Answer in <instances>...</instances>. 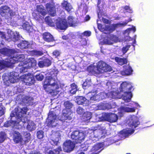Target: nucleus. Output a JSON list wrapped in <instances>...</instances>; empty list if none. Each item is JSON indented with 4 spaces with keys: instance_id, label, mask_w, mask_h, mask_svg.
Returning a JSON list of instances; mask_svg holds the SVG:
<instances>
[{
    "instance_id": "nucleus-15",
    "label": "nucleus",
    "mask_w": 154,
    "mask_h": 154,
    "mask_svg": "<svg viewBox=\"0 0 154 154\" xmlns=\"http://www.w3.org/2000/svg\"><path fill=\"white\" fill-rule=\"evenodd\" d=\"M46 8L51 16L54 17L56 15V8L54 6H53L50 3L46 4Z\"/></svg>"
},
{
    "instance_id": "nucleus-41",
    "label": "nucleus",
    "mask_w": 154,
    "mask_h": 154,
    "mask_svg": "<svg viewBox=\"0 0 154 154\" xmlns=\"http://www.w3.org/2000/svg\"><path fill=\"white\" fill-rule=\"evenodd\" d=\"M37 137L39 139H42L44 135V132L42 130H39L38 131L37 133Z\"/></svg>"
},
{
    "instance_id": "nucleus-36",
    "label": "nucleus",
    "mask_w": 154,
    "mask_h": 154,
    "mask_svg": "<svg viewBox=\"0 0 154 154\" xmlns=\"http://www.w3.org/2000/svg\"><path fill=\"white\" fill-rule=\"evenodd\" d=\"M16 72H11L10 75H11L10 76V82L12 83H14L16 81V79H18V78L17 77V76L15 75Z\"/></svg>"
},
{
    "instance_id": "nucleus-39",
    "label": "nucleus",
    "mask_w": 154,
    "mask_h": 154,
    "mask_svg": "<svg viewBox=\"0 0 154 154\" xmlns=\"http://www.w3.org/2000/svg\"><path fill=\"white\" fill-rule=\"evenodd\" d=\"M6 134L4 132H0V143H3L6 139Z\"/></svg>"
},
{
    "instance_id": "nucleus-57",
    "label": "nucleus",
    "mask_w": 154,
    "mask_h": 154,
    "mask_svg": "<svg viewBox=\"0 0 154 154\" xmlns=\"http://www.w3.org/2000/svg\"><path fill=\"white\" fill-rule=\"evenodd\" d=\"M102 20L103 22L105 23L108 24L109 23V20L107 19L102 17Z\"/></svg>"
},
{
    "instance_id": "nucleus-42",
    "label": "nucleus",
    "mask_w": 154,
    "mask_h": 154,
    "mask_svg": "<svg viewBox=\"0 0 154 154\" xmlns=\"http://www.w3.org/2000/svg\"><path fill=\"white\" fill-rule=\"evenodd\" d=\"M131 46V45H128L122 47V52L123 54H125L127 52Z\"/></svg>"
},
{
    "instance_id": "nucleus-26",
    "label": "nucleus",
    "mask_w": 154,
    "mask_h": 154,
    "mask_svg": "<svg viewBox=\"0 0 154 154\" xmlns=\"http://www.w3.org/2000/svg\"><path fill=\"white\" fill-rule=\"evenodd\" d=\"M45 20L46 23L49 26L52 27L55 26L54 19H52L50 17L47 16L45 17Z\"/></svg>"
},
{
    "instance_id": "nucleus-43",
    "label": "nucleus",
    "mask_w": 154,
    "mask_h": 154,
    "mask_svg": "<svg viewBox=\"0 0 154 154\" xmlns=\"http://www.w3.org/2000/svg\"><path fill=\"white\" fill-rule=\"evenodd\" d=\"M28 109L26 107H23L22 108L20 109V111L19 112V113H21L20 117L22 116V115L24 114H26Z\"/></svg>"
},
{
    "instance_id": "nucleus-30",
    "label": "nucleus",
    "mask_w": 154,
    "mask_h": 154,
    "mask_svg": "<svg viewBox=\"0 0 154 154\" xmlns=\"http://www.w3.org/2000/svg\"><path fill=\"white\" fill-rule=\"evenodd\" d=\"M22 27L23 29L26 30L28 32H31L32 29V26L29 24L28 22L23 23Z\"/></svg>"
},
{
    "instance_id": "nucleus-3",
    "label": "nucleus",
    "mask_w": 154,
    "mask_h": 154,
    "mask_svg": "<svg viewBox=\"0 0 154 154\" xmlns=\"http://www.w3.org/2000/svg\"><path fill=\"white\" fill-rule=\"evenodd\" d=\"M23 64L26 65V66H24L23 65L19 64L15 68V71L17 73H24L28 71V69L32 67L36 66L37 62L36 60L34 58L31 57L24 61Z\"/></svg>"
},
{
    "instance_id": "nucleus-28",
    "label": "nucleus",
    "mask_w": 154,
    "mask_h": 154,
    "mask_svg": "<svg viewBox=\"0 0 154 154\" xmlns=\"http://www.w3.org/2000/svg\"><path fill=\"white\" fill-rule=\"evenodd\" d=\"M87 101L86 99L83 96H78L76 99V102L79 105H84Z\"/></svg>"
},
{
    "instance_id": "nucleus-48",
    "label": "nucleus",
    "mask_w": 154,
    "mask_h": 154,
    "mask_svg": "<svg viewBox=\"0 0 154 154\" xmlns=\"http://www.w3.org/2000/svg\"><path fill=\"white\" fill-rule=\"evenodd\" d=\"M54 150L56 154H59L60 152L62 151V149L61 146H59L54 149Z\"/></svg>"
},
{
    "instance_id": "nucleus-60",
    "label": "nucleus",
    "mask_w": 154,
    "mask_h": 154,
    "mask_svg": "<svg viewBox=\"0 0 154 154\" xmlns=\"http://www.w3.org/2000/svg\"><path fill=\"white\" fill-rule=\"evenodd\" d=\"M90 19V16L89 15H87L85 16V20L86 21H88Z\"/></svg>"
},
{
    "instance_id": "nucleus-55",
    "label": "nucleus",
    "mask_w": 154,
    "mask_h": 154,
    "mask_svg": "<svg viewBox=\"0 0 154 154\" xmlns=\"http://www.w3.org/2000/svg\"><path fill=\"white\" fill-rule=\"evenodd\" d=\"M104 42L106 44L111 45L112 43L110 40L108 39H105L104 40Z\"/></svg>"
},
{
    "instance_id": "nucleus-58",
    "label": "nucleus",
    "mask_w": 154,
    "mask_h": 154,
    "mask_svg": "<svg viewBox=\"0 0 154 154\" xmlns=\"http://www.w3.org/2000/svg\"><path fill=\"white\" fill-rule=\"evenodd\" d=\"M30 154H42L39 152H37L36 151H32Z\"/></svg>"
},
{
    "instance_id": "nucleus-20",
    "label": "nucleus",
    "mask_w": 154,
    "mask_h": 154,
    "mask_svg": "<svg viewBox=\"0 0 154 154\" xmlns=\"http://www.w3.org/2000/svg\"><path fill=\"white\" fill-rule=\"evenodd\" d=\"M103 144L101 143H99L95 144L91 149V151L94 152H99V153L103 149Z\"/></svg>"
},
{
    "instance_id": "nucleus-16",
    "label": "nucleus",
    "mask_w": 154,
    "mask_h": 154,
    "mask_svg": "<svg viewBox=\"0 0 154 154\" xmlns=\"http://www.w3.org/2000/svg\"><path fill=\"white\" fill-rule=\"evenodd\" d=\"M12 57L13 59L15 61V63H17L18 62H20V65L23 64V63L25 60V56L23 54H14Z\"/></svg>"
},
{
    "instance_id": "nucleus-13",
    "label": "nucleus",
    "mask_w": 154,
    "mask_h": 154,
    "mask_svg": "<svg viewBox=\"0 0 154 154\" xmlns=\"http://www.w3.org/2000/svg\"><path fill=\"white\" fill-rule=\"evenodd\" d=\"M60 134L59 131H54L51 134V140L53 142L54 145L57 146L60 140Z\"/></svg>"
},
{
    "instance_id": "nucleus-63",
    "label": "nucleus",
    "mask_w": 154,
    "mask_h": 154,
    "mask_svg": "<svg viewBox=\"0 0 154 154\" xmlns=\"http://www.w3.org/2000/svg\"><path fill=\"white\" fill-rule=\"evenodd\" d=\"M48 154H56L55 152L54 153V152L51 150H50L48 152Z\"/></svg>"
},
{
    "instance_id": "nucleus-19",
    "label": "nucleus",
    "mask_w": 154,
    "mask_h": 154,
    "mask_svg": "<svg viewBox=\"0 0 154 154\" xmlns=\"http://www.w3.org/2000/svg\"><path fill=\"white\" fill-rule=\"evenodd\" d=\"M43 38L44 40L47 42H53L54 39L52 35L48 32H45L42 34Z\"/></svg>"
},
{
    "instance_id": "nucleus-14",
    "label": "nucleus",
    "mask_w": 154,
    "mask_h": 154,
    "mask_svg": "<svg viewBox=\"0 0 154 154\" xmlns=\"http://www.w3.org/2000/svg\"><path fill=\"white\" fill-rule=\"evenodd\" d=\"M129 21V20H125V21L122 23L112 24L111 26H109L108 29L109 32H112L115 31L116 29L118 27L125 26Z\"/></svg>"
},
{
    "instance_id": "nucleus-23",
    "label": "nucleus",
    "mask_w": 154,
    "mask_h": 154,
    "mask_svg": "<svg viewBox=\"0 0 154 154\" xmlns=\"http://www.w3.org/2000/svg\"><path fill=\"white\" fill-rule=\"evenodd\" d=\"M36 11L40 16H44L47 14L46 10L42 5H38L36 6Z\"/></svg>"
},
{
    "instance_id": "nucleus-37",
    "label": "nucleus",
    "mask_w": 154,
    "mask_h": 154,
    "mask_svg": "<svg viewBox=\"0 0 154 154\" xmlns=\"http://www.w3.org/2000/svg\"><path fill=\"white\" fill-rule=\"evenodd\" d=\"M31 53L33 55L37 56H41L43 54V53L42 51H37L35 50L31 51Z\"/></svg>"
},
{
    "instance_id": "nucleus-31",
    "label": "nucleus",
    "mask_w": 154,
    "mask_h": 154,
    "mask_svg": "<svg viewBox=\"0 0 154 154\" xmlns=\"http://www.w3.org/2000/svg\"><path fill=\"white\" fill-rule=\"evenodd\" d=\"M139 124V122L135 119H132L129 123V126L132 128H135Z\"/></svg>"
},
{
    "instance_id": "nucleus-52",
    "label": "nucleus",
    "mask_w": 154,
    "mask_h": 154,
    "mask_svg": "<svg viewBox=\"0 0 154 154\" xmlns=\"http://www.w3.org/2000/svg\"><path fill=\"white\" fill-rule=\"evenodd\" d=\"M125 111L128 112H134L135 111V109L134 108H129V107H126V108Z\"/></svg>"
},
{
    "instance_id": "nucleus-22",
    "label": "nucleus",
    "mask_w": 154,
    "mask_h": 154,
    "mask_svg": "<svg viewBox=\"0 0 154 154\" xmlns=\"http://www.w3.org/2000/svg\"><path fill=\"white\" fill-rule=\"evenodd\" d=\"M17 47L21 49H27L30 46V44L29 42L25 40H22L17 45Z\"/></svg>"
},
{
    "instance_id": "nucleus-38",
    "label": "nucleus",
    "mask_w": 154,
    "mask_h": 154,
    "mask_svg": "<svg viewBox=\"0 0 154 154\" xmlns=\"http://www.w3.org/2000/svg\"><path fill=\"white\" fill-rule=\"evenodd\" d=\"M67 23L70 26H72L75 24L73 20V18L72 16H69L68 17Z\"/></svg>"
},
{
    "instance_id": "nucleus-9",
    "label": "nucleus",
    "mask_w": 154,
    "mask_h": 154,
    "mask_svg": "<svg viewBox=\"0 0 154 154\" xmlns=\"http://www.w3.org/2000/svg\"><path fill=\"white\" fill-rule=\"evenodd\" d=\"M21 79L26 85L30 86L34 84L35 80L32 74L30 73H28L27 74H25L21 76Z\"/></svg>"
},
{
    "instance_id": "nucleus-10",
    "label": "nucleus",
    "mask_w": 154,
    "mask_h": 154,
    "mask_svg": "<svg viewBox=\"0 0 154 154\" xmlns=\"http://www.w3.org/2000/svg\"><path fill=\"white\" fill-rule=\"evenodd\" d=\"M63 146L64 151L69 153L74 149L75 144L71 140H66L63 143Z\"/></svg>"
},
{
    "instance_id": "nucleus-2",
    "label": "nucleus",
    "mask_w": 154,
    "mask_h": 154,
    "mask_svg": "<svg viewBox=\"0 0 154 154\" xmlns=\"http://www.w3.org/2000/svg\"><path fill=\"white\" fill-rule=\"evenodd\" d=\"M97 73L95 70V67L90 65L87 68V70L90 75L95 74H100L105 72H109L112 71V69L111 67L102 61L98 62L96 66Z\"/></svg>"
},
{
    "instance_id": "nucleus-34",
    "label": "nucleus",
    "mask_w": 154,
    "mask_h": 154,
    "mask_svg": "<svg viewBox=\"0 0 154 154\" xmlns=\"http://www.w3.org/2000/svg\"><path fill=\"white\" fill-rule=\"evenodd\" d=\"M71 89L70 90V93L72 94H75L78 90L77 85L74 83L71 85Z\"/></svg>"
},
{
    "instance_id": "nucleus-56",
    "label": "nucleus",
    "mask_w": 154,
    "mask_h": 154,
    "mask_svg": "<svg viewBox=\"0 0 154 154\" xmlns=\"http://www.w3.org/2000/svg\"><path fill=\"white\" fill-rule=\"evenodd\" d=\"M88 148L85 146H81L80 148V149L81 151H86L87 150Z\"/></svg>"
},
{
    "instance_id": "nucleus-47",
    "label": "nucleus",
    "mask_w": 154,
    "mask_h": 154,
    "mask_svg": "<svg viewBox=\"0 0 154 154\" xmlns=\"http://www.w3.org/2000/svg\"><path fill=\"white\" fill-rule=\"evenodd\" d=\"M91 35V32L90 31H86L82 33V35L83 36L89 37Z\"/></svg>"
},
{
    "instance_id": "nucleus-4",
    "label": "nucleus",
    "mask_w": 154,
    "mask_h": 154,
    "mask_svg": "<svg viewBox=\"0 0 154 154\" xmlns=\"http://www.w3.org/2000/svg\"><path fill=\"white\" fill-rule=\"evenodd\" d=\"M133 87L129 84L126 82H123L120 85L119 89L121 92L125 93L123 96V100L125 102H128L131 101L132 95L131 91Z\"/></svg>"
},
{
    "instance_id": "nucleus-21",
    "label": "nucleus",
    "mask_w": 154,
    "mask_h": 154,
    "mask_svg": "<svg viewBox=\"0 0 154 154\" xmlns=\"http://www.w3.org/2000/svg\"><path fill=\"white\" fill-rule=\"evenodd\" d=\"M106 134L105 130L100 129L96 130L94 131V137L98 138L103 137Z\"/></svg>"
},
{
    "instance_id": "nucleus-59",
    "label": "nucleus",
    "mask_w": 154,
    "mask_h": 154,
    "mask_svg": "<svg viewBox=\"0 0 154 154\" xmlns=\"http://www.w3.org/2000/svg\"><path fill=\"white\" fill-rule=\"evenodd\" d=\"M31 126L29 125H27L26 128L29 130H30V131H32L33 130L32 128H31Z\"/></svg>"
},
{
    "instance_id": "nucleus-12",
    "label": "nucleus",
    "mask_w": 154,
    "mask_h": 154,
    "mask_svg": "<svg viewBox=\"0 0 154 154\" xmlns=\"http://www.w3.org/2000/svg\"><path fill=\"white\" fill-rule=\"evenodd\" d=\"M104 119L110 123L116 122L118 119V116L115 113L105 114L102 115Z\"/></svg>"
},
{
    "instance_id": "nucleus-5",
    "label": "nucleus",
    "mask_w": 154,
    "mask_h": 154,
    "mask_svg": "<svg viewBox=\"0 0 154 154\" xmlns=\"http://www.w3.org/2000/svg\"><path fill=\"white\" fill-rule=\"evenodd\" d=\"M87 136L85 131L76 130L71 133V138L76 143H81L84 141Z\"/></svg>"
},
{
    "instance_id": "nucleus-51",
    "label": "nucleus",
    "mask_w": 154,
    "mask_h": 154,
    "mask_svg": "<svg viewBox=\"0 0 154 154\" xmlns=\"http://www.w3.org/2000/svg\"><path fill=\"white\" fill-rule=\"evenodd\" d=\"M20 36L19 35H14L13 36V41L15 42L20 39Z\"/></svg>"
},
{
    "instance_id": "nucleus-17",
    "label": "nucleus",
    "mask_w": 154,
    "mask_h": 154,
    "mask_svg": "<svg viewBox=\"0 0 154 154\" xmlns=\"http://www.w3.org/2000/svg\"><path fill=\"white\" fill-rule=\"evenodd\" d=\"M15 52V50L9 49L6 48H4L0 50V53L4 55L11 57L12 54H14Z\"/></svg>"
},
{
    "instance_id": "nucleus-40",
    "label": "nucleus",
    "mask_w": 154,
    "mask_h": 154,
    "mask_svg": "<svg viewBox=\"0 0 154 154\" xmlns=\"http://www.w3.org/2000/svg\"><path fill=\"white\" fill-rule=\"evenodd\" d=\"M10 8L7 6L5 5L2 6L0 8V11L1 13H7L9 11Z\"/></svg>"
},
{
    "instance_id": "nucleus-27",
    "label": "nucleus",
    "mask_w": 154,
    "mask_h": 154,
    "mask_svg": "<svg viewBox=\"0 0 154 154\" xmlns=\"http://www.w3.org/2000/svg\"><path fill=\"white\" fill-rule=\"evenodd\" d=\"M115 61L120 65H122L127 63L128 61L125 58H121L118 57H116L115 58Z\"/></svg>"
},
{
    "instance_id": "nucleus-32",
    "label": "nucleus",
    "mask_w": 154,
    "mask_h": 154,
    "mask_svg": "<svg viewBox=\"0 0 154 154\" xmlns=\"http://www.w3.org/2000/svg\"><path fill=\"white\" fill-rule=\"evenodd\" d=\"M63 105L65 107L64 109H66L68 110H71L73 105L72 103L69 101H66L64 102Z\"/></svg>"
},
{
    "instance_id": "nucleus-46",
    "label": "nucleus",
    "mask_w": 154,
    "mask_h": 154,
    "mask_svg": "<svg viewBox=\"0 0 154 154\" xmlns=\"http://www.w3.org/2000/svg\"><path fill=\"white\" fill-rule=\"evenodd\" d=\"M84 109L81 107L79 106L77 109L76 112L78 114L81 115L84 113Z\"/></svg>"
},
{
    "instance_id": "nucleus-24",
    "label": "nucleus",
    "mask_w": 154,
    "mask_h": 154,
    "mask_svg": "<svg viewBox=\"0 0 154 154\" xmlns=\"http://www.w3.org/2000/svg\"><path fill=\"white\" fill-rule=\"evenodd\" d=\"M62 8L68 12H69L72 9V7L70 3L67 1L64 0L61 3Z\"/></svg>"
},
{
    "instance_id": "nucleus-25",
    "label": "nucleus",
    "mask_w": 154,
    "mask_h": 154,
    "mask_svg": "<svg viewBox=\"0 0 154 154\" xmlns=\"http://www.w3.org/2000/svg\"><path fill=\"white\" fill-rule=\"evenodd\" d=\"M92 113L89 112H85L83 114L81 119L82 121L85 122L89 120L92 118Z\"/></svg>"
},
{
    "instance_id": "nucleus-53",
    "label": "nucleus",
    "mask_w": 154,
    "mask_h": 154,
    "mask_svg": "<svg viewBox=\"0 0 154 154\" xmlns=\"http://www.w3.org/2000/svg\"><path fill=\"white\" fill-rule=\"evenodd\" d=\"M12 122L11 121H7L5 122L4 124V126L5 127H8L11 125Z\"/></svg>"
},
{
    "instance_id": "nucleus-8",
    "label": "nucleus",
    "mask_w": 154,
    "mask_h": 154,
    "mask_svg": "<svg viewBox=\"0 0 154 154\" xmlns=\"http://www.w3.org/2000/svg\"><path fill=\"white\" fill-rule=\"evenodd\" d=\"M13 134V140L15 143H20L21 145H23L29 142L28 139L27 140H23L22 135L18 131H14Z\"/></svg>"
},
{
    "instance_id": "nucleus-35",
    "label": "nucleus",
    "mask_w": 154,
    "mask_h": 154,
    "mask_svg": "<svg viewBox=\"0 0 154 154\" xmlns=\"http://www.w3.org/2000/svg\"><path fill=\"white\" fill-rule=\"evenodd\" d=\"M58 72V71L54 69H53L50 72V76L52 77L53 79H55V77L57 79V76Z\"/></svg>"
},
{
    "instance_id": "nucleus-11",
    "label": "nucleus",
    "mask_w": 154,
    "mask_h": 154,
    "mask_svg": "<svg viewBox=\"0 0 154 154\" xmlns=\"http://www.w3.org/2000/svg\"><path fill=\"white\" fill-rule=\"evenodd\" d=\"M55 24L57 29L62 30H65L68 26L67 22L62 19L57 20Z\"/></svg>"
},
{
    "instance_id": "nucleus-45",
    "label": "nucleus",
    "mask_w": 154,
    "mask_h": 154,
    "mask_svg": "<svg viewBox=\"0 0 154 154\" xmlns=\"http://www.w3.org/2000/svg\"><path fill=\"white\" fill-rule=\"evenodd\" d=\"M120 134L125 137L128 136L129 134H131L132 133H130L129 131L122 130L120 132Z\"/></svg>"
},
{
    "instance_id": "nucleus-6",
    "label": "nucleus",
    "mask_w": 154,
    "mask_h": 154,
    "mask_svg": "<svg viewBox=\"0 0 154 154\" xmlns=\"http://www.w3.org/2000/svg\"><path fill=\"white\" fill-rule=\"evenodd\" d=\"M73 116V112L71 110L63 109L59 120L62 121L63 124L65 122L69 124L70 122V121L72 119Z\"/></svg>"
},
{
    "instance_id": "nucleus-62",
    "label": "nucleus",
    "mask_w": 154,
    "mask_h": 154,
    "mask_svg": "<svg viewBox=\"0 0 154 154\" xmlns=\"http://www.w3.org/2000/svg\"><path fill=\"white\" fill-rule=\"evenodd\" d=\"M62 38L63 39L67 40L69 38L68 36L66 35H64L62 36Z\"/></svg>"
},
{
    "instance_id": "nucleus-61",
    "label": "nucleus",
    "mask_w": 154,
    "mask_h": 154,
    "mask_svg": "<svg viewBox=\"0 0 154 154\" xmlns=\"http://www.w3.org/2000/svg\"><path fill=\"white\" fill-rule=\"evenodd\" d=\"M124 9L126 10L130 11V8L129 6L126 5L123 8Z\"/></svg>"
},
{
    "instance_id": "nucleus-18",
    "label": "nucleus",
    "mask_w": 154,
    "mask_h": 154,
    "mask_svg": "<svg viewBox=\"0 0 154 154\" xmlns=\"http://www.w3.org/2000/svg\"><path fill=\"white\" fill-rule=\"evenodd\" d=\"M51 61L48 58H45L42 61H39L38 63L39 66L41 68L43 67L44 66L48 67L51 64Z\"/></svg>"
},
{
    "instance_id": "nucleus-54",
    "label": "nucleus",
    "mask_w": 154,
    "mask_h": 154,
    "mask_svg": "<svg viewBox=\"0 0 154 154\" xmlns=\"http://www.w3.org/2000/svg\"><path fill=\"white\" fill-rule=\"evenodd\" d=\"M1 104V105H0V117L2 116L4 114L3 108L1 106L2 103Z\"/></svg>"
},
{
    "instance_id": "nucleus-7",
    "label": "nucleus",
    "mask_w": 154,
    "mask_h": 154,
    "mask_svg": "<svg viewBox=\"0 0 154 154\" xmlns=\"http://www.w3.org/2000/svg\"><path fill=\"white\" fill-rule=\"evenodd\" d=\"M57 116L53 111L49 112L47 120L46 121L47 125L49 127L53 128L57 125Z\"/></svg>"
},
{
    "instance_id": "nucleus-50",
    "label": "nucleus",
    "mask_w": 154,
    "mask_h": 154,
    "mask_svg": "<svg viewBox=\"0 0 154 154\" xmlns=\"http://www.w3.org/2000/svg\"><path fill=\"white\" fill-rule=\"evenodd\" d=\"M98 96H99L98 95V94L94 95L93 96H91V97H90V100H97L98 99Z\"/></svg>"
},
{
    "instance_id": "nucleus-49",
    "label": "nucleus",
    "mask_w": 154,
    "mask_h": 154,
    "mask_svg": "<svg viewBox=\"0 0 154 154\" xmlns=\"http://www.w3.org/2000/svg\"><path fill=\"white\" fill-rule=\"evenodd\" d=\"M60 54V52L57 50H55L53 52V56H54L55 58H57L59 56Z\"/></svg>"
},
{
    "instance_id": "nucleus-29",
    "label": "nucleus",
    "mask_w": 154,
    "mask_h": 154,
    "mask_svg": "<svg viewBox=\"0 0 154 154\" xmlns=\"http://www.w3.org/2000/svg\"><path fill=\"white\" fill-rule=\"evenodd\" d=\"M125 69L123 72L125 75H128L131 74L133 72L131 67L129 66H125Z\"/></svg>"
},
{
    "instance_id": "nucleus-1",
    "label": "nucleus",
    "mask_w": 154,
    "mask_h": 154,
    "mask_svg": "<svg viewBox=\"0 0 154 154\" xmlns=\"http://www.w3.org/2000/svg\"><path fill=\"white\" fill-rule=\"evenodd\" d=\"M54 79L49 76H46L44 82L43 87L45 90L48 94L54 97L58 94L60 91L59 85L57 82H52Z\"/></svg>"
},
{
    "instance_id": "nucleus-33",
    "label": "nucleus",
    "mask_w": 154,
    "mask_h": 154,
    "mask_svg": "<svg viewBox=\"0 0 154 154\" xmlns=\"http://www.w3.org/2000/svg\"><path fill=\"white\" fill-rule=\"evenodd\" d=\"M9 62L4 60H0V69L2 70L8 66Z\"/></svg>"
},
{
    "instance_id": "nucleus-64",
    "label": "nucleus",
    "mask_w": 154,
    "mask_h": 154,
    "mask_svg": "<svg viewBox=\"0 0 154 154\" xmlns=\"http://www.w3.org/2000/svg\"><path fill=\"white\" fill-rule=\"evenodd\" d=\"M129 29L131 30H132L134 32L135 31H136V28H135V27L134 26H133V27L132 28H129Z\"/></svg>"
},
{
    "instance_id": "nucleus-44",
    "label": "nucleus",
    "mask_w": 154,
    "mask_h": 154,
    "mask_svg": "<svg viewBox=\"0 0 154 154\" xmlns=\"http://www.w3.org/2000/svg\"><path fill=\"white\" fill-rule=\"evenodd\" d=\"M35 77L37 80L42 81L44 78V76L41 73H39L36 74Z\"/></svg>"
}]
</instances>
